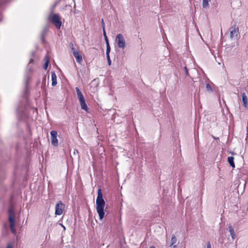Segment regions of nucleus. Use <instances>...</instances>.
<instances>
[{
    "label": "nucleus",
    "mask_w": 248,
    "mask_h": 248,
    "mask_svg": "<svg viewBox=\"0 0 248 248\" xmlns=\"http://www.w3.org/2000/svg\"><path fill=\"white\" fill-rule=\"evenodd\" d=\"M105 204L101 189H98L96 200V209L100 220L102 219L105 216L104 208Z\"/></svg>",
    "instance_id": "nucleus-1"
},
{
    "label": "nucleus",
    "mask_w": 248,
    "mask_h": 248,
    "mask_svg": "<svg viewBox=\"0 0 248 248\" xmlns=\"http://www.w3.org/2000/svg\"><path fill=\"white\" fill-rule=\"evenodd\" d=\"M48 19L57 29L60 28L62 24V22L58 14H55L52 16L50 15L48 16Z\"/></svg>",
    "instance_id": "nucleus-2"
},
{
    "label": "nucleus",
    "mask_w": 248,
    "mask_h": 248,
    "mask_svg": "<svg viewBox=\"0 0 248 248\" xmlns=\"http://www.w3.org/2000/svg\"><path fill=\"white\" fill-rule=\"evenodd\" d=\"M116 42L117 43L118 46L122 49H124L125 47V41L124 36L122 34L117 35L115 38Z\"/></svg>",
    "instance_id": "nucleus-3"
},
{
    "label": "nucleus",
    "mask_w": 248,
    "mask_h": 248,
    "mask_svg": "<svg viewBox=\"0 0 248 248\" xmlns=\"http://www.w3.org/2000/svg\"><path fill=\"white\" fill-rule=\"evenodd\" d=\"M230 36L232 39H236L239 33V28L237 26L234 25L230 28Z\"/></svg>",
    "instance_id": "nucleus-4"
},
{
    "label": "nucleus",
    "mask_w": 248,
    "mask_h": 248,
    "mask_svg": "<svg viewBox=\"0 0 248 248\" xmlns=\"http://www.w3.org/2000/svg\"><path fill=\"white\" fill-rule=\"evenodd\" d=\"M51 135V143L54 146H57L58 144V140L57 139V132L55 130L50 131Z\"/></svg>",
    "instance_id": "nucleus-5"
},
{
    "label": "nucleus",
    "mask_w": 248,
    "mask_h": 248,
    "mask_svg": "<svg viewBox=\"0 0 248 248\" xmlns=\"http://www.w3.org/2000/svg\"><path fill=\"white\" fill-rule=\"evenodd\" d=\"M64 205L61 201H59L55 206V214L57 215H61L62 214Z\"/></svg>",
    "instance_id": "nucleus-6"
},
{
    "label": "nucleus",
    "mask_w": 248,
    "mask_h": 248,
    "mask_svg": "<svg viewBox=\"0 0 248 248\" xmlns=\"http://www.w3.org/2000/svg\"><path fill=\"white\" fill-rule=\"evenodd\" d=\"M8 214H9V221L10 222V227H13V225H15V212L14 211L10 209L8 210Z\"/></svg>",
    "instance_id": "nucleus-7"
},
{
    "label": "nucleus",
    "mask_w": 248,
    "mask_h": 248,
    "mask_svg": "<svg viewBox=\"0 0 248 248\" xmlns=\"http://www.w3.org/2000/svg\"><path fill=\"white\" fill-rule=\"evenodd\" d=\"M73 55L76 59L77 62L78 63H81L82 61V57L78 51L74 50L73 52Z\"/></svg>",
    "instance_id": "nucleus-8"
},
{
    "label": "nucleus",
    "mask_w": 248,
    "mask_h": 248,
    "mask_svg": "<svg viewBox=\"0 0 248 248\" xmlns=\"http://www.w3.org/2000/svg\"><path fill=\"white\" fill-rule=\"evenodd\" d=\"M79 101V103L80 104L81 108L82 109L86 111V112H88L89 108H88V106L86 103L85 99L80 100Z\"/></svg>",
    "instance_id": "nucleus-9"
},
{
    "label": "nucleus",
    "mask_w": 248,
    "mask_h": 248,
    "mask_svg": "<svg viewBox=\"0 0 248 248\" xmlns=\"http://www.w3.org/2000/svg\"><path fill=\"white\" fill-rule=\"evenodd\" d=\"M51 80H52V86H55L56 85L57 82V76H56L55 73L54 71L51 72Z\"/></svg>",
    "instance_id": "nucleus-10"
},
{
    "label": "nucleus",
    "mask_w": 248,
    "mask_h": 248,
    "mask_svg": "<svg viewBox=\"0 0 248 248\" xmlns=\"http://www.w3.org/2000/svg\"><path fill=\"white\" fill-rule=\"evenodd\" d=\"M228 230H229V232H230V234H231V236L232 237V238L234 240L235 237H236V235L235 234V232H234V229L232 227V225H231V224H230L229 225V226H228Z\"/></svg>",
    "instance_id": "nucleus-11"
},
{
    "label": "nucleus",
    "mask_w": 248,
    "mask_h": 248,
    "mask_svg": "<svg viewBox=\"0 0 248 248\" xmlns=\"http://www.w3.org/2000/svg\"><path fill=\"white\" fill-rule=\"evenodd\" d=\"M75 89H76V93H77V95L78 98L79 99V101L80 100L84 99V96H83V95L81 91L79 89V88L76 87Z\"/></svg>",
    "instance_id": "nucleus-12"
},
{
    "label": "nucleus",
    "mask_w": 248,
    "mask_h": 248,
    "mask_svg": "<svg viewBox=\"0 0 248 248\" xmlns=\"http://www.w3.org/2000/svg\"><path fill=\"white\" fill-rule=\"evenodd\" d=\"M242 101L243 103V105L245 107H247L248 105V97L245 93H243L242 94Z\"/></svg>",
    "instance_id": "nucleus-13"
},
{
    "label": "nucleus",
    "mask_w": 248,
    "mask_h": 248,
    "mask_svg": "<svg viewBox=\"0 0 248 248\" xmlns=\"http://www.w3.org/2000/svg\"><path fill=\"white\" fill-rule=\"evenodd\" d=\"M177 241V238L174 235H172L171 238V244L170 246V247H172L174 248H176V245H174L175 243H176Z\"/></svg>",
    "instance_id": "nucleus-14"
},
{
    "label": "nucleus",
    "mask_w": 248,
    "mask_h": 248,
    "mask_svg": "<svg viewBox=\"0 0 248 248\" xmlns=\"http://www.w3.org/2000/svg\"><path fill=\"white\" fill-rule=\"evenodd\" d=\"M233 160H234V157L233 156H229L228 157V162H229L230 165L232 168L235 167V164H234Z\"/></svg>",
    "instance_id": "nucleus-15"
},
{
    "label": "nucleus",
    "mask_w": 248,
    "mask_h": 248,
    "mask_svg": "<svg viewBox=\"0 0 248 248\" xmlns=\"http://www.w3.org/2000/svg\"><path fill=\"white\" fill-rule=\"evenodd\" d=\"M106 56H109V53L111 50L110 46L109 45V43H106Z\"/></svg>",
    "instance_id": "nucleus-16"
},
{
    "label": "nucleus",
    "mask_w": 248,
    "mask_h": 248,
    "mask_svg": "<svg viewBox=\"0 0 248 248\" xmlns=\"http://www.w3.org/2000/svg\"><path fill=\"white\" fill-rule=\"evenodd\" d=\"M46 62H45L44 64V69L45 70H46L47 67H48V63L49 62V59L46 57Z\"/></svg>",
    "instance_id": "nucleus-17"
},
{
    "label": "nucleus",
    "mask_w": 248,
    "mask_h": 248,
    "mask_svg": "<svg viewBox=\"0 0 248 248\" xmlns=\"http://www.w3.org/2000/svg\"><path fill=\"white\" fill-rule=\"evenodd\" d=\"M210 1V0H203L202 1V7L205 8L208 6V2Z\"/></svg>",
    "instance_id": "nucleus-18"
},
{
    "label": "nucleus",
    "mask_w": 248,
    "mask_h": 248,
    "mask_svg": "<svg viewBox=\"0 0 248 248\" xmlns=\"http://www.w3.org/2000/svg\"><path fill=\"white\" fill-rule=\"evenodd\" d=\"M205 88L206 91L208 92H211L213 91L212 88L209 83L206 84Z\"/></svg>",
    "instance_id": "nucleus-19"
},
{
    "label": "nucleus",
    "mask_w": 248,
    "mask_h": 248,
    "mask_svg": "<svg viewBox=\"0 0 248 248\" xmlns=\"http://www.w3.org/2000/svg\"><path fill=\"white\" fill-rule=\"evenodd\" d=\"M103 35H104V37L106 43H109L108 38L107 34H106V32L105 30H103Z\"/></svg>",
    "instance_id": "nucleus-20"
},
{
    "label": "nucleus",
    "mask_w": 248,
    "mask_h": 248,
    "mask_svg": "<svg viewBox=\"0 0 248 248\" xmlns=\"http://www.w3.org/2000/svg\"><path fill=\"white\" fill-rule=\"evenodd\" d=\"M2 4L0 3V22L2 21Z\"/></svg>",
    "instance_id": "nucleus-21"
},
{
    "label": "nucleus",
    "mask_w": 248,
    "mask_h": 248,
    "mask_svg": "<svg viewBox=\"0 0 248 248\" xmlns=\"http://www.w3.org/2000/svg\"><path fill=\"white\" fill-rule=\"evenodd\" d=\"M184 70H185L186 76H189V72H188V69L187 68L186 66H185Z\"/></svg>",
    "instance_id": "nucleus-22"
},
{
    "label": "nucleus",
    "mask_w": 248,
    "mask_h": 248,
    "mask_svg": "<svg viewBox=\"0 0 248 248\" xmlns=\"http://www.w3.org/2000/svg\"><path fill=\"white\" fill-rule=\"evenodd\" d=\"M107 61H108V65L110 66L111 65V63L110 58V56H107Z\"/></svg>",
    "instance_id": "nucleus-23"
},
{
    "label": "nucleus",
    "mask_w": 248,
    "mask_h": 248,
    "mask_svg": "<svg viewBox=\"0 0 248 248\" xmlns=\"http://www.w3.org/2000/svg\"><path fill=\"white\" fill-rule=\"evenodd\" d=\"M101 25H102V27L103 30H105V22H104V19L103 18L101 20Z\"/></svg>",
    "instance_id": "nucleus-24"
},
{
    "label": "nucleus",
    "mask_w": 248,
    "mask_h": 248,
    "mask_svg": "<svg viewBox=\"0 0 248 248\" xmlns=\"http://www.w3.org/2000/svg\"><path fill=\"white\" fill-rule=\"evenodd\" d=\"M11 230L13 233L16 232V230L15 229V225H13V227H10Z\"/></svg>",
    "instance_id": "nucleus-25"
},
{
    "label": "nucleus",
    "mask_w": 248,
    "mask_h": 248,
    "mask_svg": "<svg viewBox=\"0 0 248 248\" xmlns=\"http://www.w3.org/2000/svg\"><path fill=\"white\" fill-rule=\"evenodd\" d=\"M207 248H211L210 243L208 242L207 244Z\"/></svg>",
    "instance_id": "nucleus-26"
},
{
    "label": "nucleus",
    "mask_w": 248,
    "mask_h": 248,
    "mask_svg": "<svg viewBox=\"0 0 248 248\" xmlns=\"http://www.w3.org/2000/svg\"><path fill=\"white\" fill-rule=\"evenodd\" d=\"M45 30H44V32L42 33V35H41V38L43 40V41L44 40V34H45Z\"/></svg>",
    "instance_id": "nucleus-27"
},
{
    "label": "nucleus",
    "mask_w": 248,
    "mask_h": 248,
    "mask_svg": "<svg viewBox=\"0 0 248 248\" xmlns=\"http://www.w3.org/2000/svg\"><path fill=\"white\" fill-rule=\"evenodd\" d=\"M70 47H71H71H74V45H73V44L72 43H70Z\"/></svg>",
    "instance_id": "nucleus-28"
},
{
    "label": "nucleus",
    "mask_w": 248,
    "mask_h": 248,
    "mask_svg": "<svg viewBox=\"0 0 248 248\" xmlns=\"http://www.w3.org/2000/svg\"><path fill=\"white\" fill-rule=\"evenodd\" d=\"M6 248H12V246L11 245H8Z\"/></svg>",
    "instance_id": "nucleus-29"
},
{
    "label": "nucleus",
    "mask_w": 248,
    "mask_h": 248,
    "mask_svg": "<svg viewBox=\"0 0 248 248\" xmlns=\"http://www.w3.org/2000/svg\"><path fill=\"white\" fill-rule=\"evenodd\" d=\"M71 49L73 51V52H74V50H76L75 49V47H71Z\"/></svg>",
    "instance_id": "nucleus-30"
},
{
    "label": "nucleus",
    "mask_w": 248,
    "mask_h": 248,
    "mask_svg": "<svg viewBox=\"0 0 248 248\" xmlns=\"http://www.w3.org/2000/svg\"><path fill=\"white\" fill-rule=\"evenodd\" d=\"M33 61V60L32 59H31L30 60V62H31Z\"/></svg>",
    "instance_id": "nucleus-31"
},
{
    "label": "nucleus",
    "mask_w": 248,
    "mask_h": 248,
    "mask_svg": "<svg viewBox=\"0 0 248 248\" xmlns=\"http://www.w3.org/2000/svg\"><path fill=\"white\" fill-rule=\"evenodd\" d=\"M150 248H155V247L154 246H152L150 247Z\"/></svg>",
    "instance_id": "nucleus-32"
}]
</instances>
